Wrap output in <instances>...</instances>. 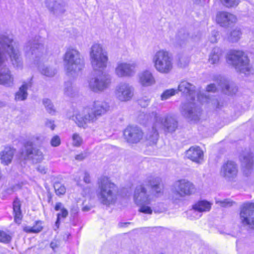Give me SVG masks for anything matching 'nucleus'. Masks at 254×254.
<instances>
[{
	"label": "nucleus",
	"instance_id": "nucleus-45",
	"mask_svg": "<svg viewBox=\"0 0 254 254\" xmlns=\"http://www.w3.org/2000/svg\"><path fill=\"white\" fill-rule=\"evenodd\" d=\"M61 138L58 135H55L51 140V145L54 147H57L61 144Z\"/></svg>",
	"mask_w": 254,
	"mask_h": 254
},
{
	"label": "nucleus",
	"instance_id": "nucleus-10",
	"mask_svg": "<svg viewBox=\"0 0 254 254\" xmlns=\"http://www.w3.org/2000/svg\"><path fill=\"white\" fill-rule=\"evenodd\" d=\"M152 62L156 70L161 73H168L173 67V58L168 52L163 50L154 54Z\"/></svg>",
	"mask_w": 254,
	"mask_h": 254
},
{
	"label": "nucleus",
	"instance_id": "nucleus-48",
	"mask_svg": "<svg viewBox=\"0 0 254 254\" xmlns=\"http://www.w3.org/2000/svg\"><path fill=\"white\" fill-rule=\"evenodd\" d=\"M217 88L214 84H210L207 86L206 90L208 92H214L216 91Z\"/></svg>",
	"mask_w": 254,
	"mask_h": 254
},
{
	"label": "nucleus",
	"instance_id": "nucleus-57",
	"mask_svg": "<svg viewBox=\"0 0 254 254\" xmlns=\"http://www.w3.org/2000/svg\"><path fill=\"white\" fill-rule=\"evenodd\" d=\"M210 42L211 43H214L216 42V38L215 37V34H214V36H212L210 39Z\"/></svg>",
	"mask_w": 254,
	"mask_h": 254
},
{
	"label": "nucleus",
	"instance_id": "nucleus-24",
	"mask_svg": "<svg viewBox=\"0 0 254 254\" xmlns=\"http://www.w3.org/2000/svg\"><path fill=\"white\" fill-rule=\"evenodd\" d=\"M218 86L224 94L228 95L235 94L238 90L236 85L233 82L224 78H220Z\"/></svg>",
	"mask_w": 254,
	"mask_h": 254
},
{
	"label": "nucleus",
	"instance_id": "nucleus-12",
	"mask_svg": "<svg viewBox=\"0 0 254 254\" xmlns=\"http://www.w3.org/2000/svg\"><path fill=\"white\" fill-rule=\"evenodd\" d=\"M195 188L194 185L186 180H181L175 183L173 190L172 197L175 200H182L187 195L194 193Z\"/></svg>",
	"mask_w": 254,
	"mask_h": 254
},
{
	"label": "nucleus",
	"instance_id": "nucleus-8",
	"mask_svg": "<svg viewBox=\"0 0 254 254\" xmlns=\"http://www.w3.org/2000/svg\"><path fill=\"white\" fill-rule=\"evenodd\" d=\"M227 62L241 73L249 75L253 71L247 55L242 51H230L227 55Z\"/></svg>",
	"mask_w": 254,
	"mask_h": 254
},
{
	"label": "nucleus",
	"instance_id": "nucleus-6",
	"mask_svg": "<svg viewBox=\"0 0 254 254\" xmlns=\"http://www.w3.org/2000/svg\"><path fill=\"white\" fill-rule=\"evenodd\" d=\"M97 196L102 204L109 205L114 203L117 199V187L110 179L102 176L98 179Z\"/></svg>",
	"mask_w": 254,
	"mask_h": 254
},
{
	"label": "nucleus",
	"instance_id": "nucleus-11",
	"mask_svg": "<svg viewBox=\"0 0 254 254\" xmlns=\"http://www.w3.org/2000/svg\"><path fill=\"white\" fill-rule=\"evenodd\" d=\"M24 50L26 56L30 60H33L35 63L37 62L44 51V46L41 38L37 36L29 40L26 44Z\"/></svg>",
	"mask_w": 254,
	"mask_h": 254
},
{
	"label": "nucleus",
	"instance_id": "nucleus-29",
	"mask_svg": "<svg viewBox=\"0 0 254 254\" xmlns=\"http://www.w3.org/2000/svg\"><path fill=\"white\" fill-rule=\"evenodd\" d=\"M221 56V50L217 47L214 48L209 55V62L211 64H217L218 63Z\"/></svg>",
	"mask_w": 254,
	"mask_h": 254
},
{
	"label": "nucleus",
	"instance_id": "nucleus-31",
	"mask_svg": "<svg viewBox=\"0 0 254 254\" xmlns=\"http://www.w3.org/2000/svg\"><path fill=\"white\" fill-rule=\"evenodd\" d=\"M20 203L19 201L15 200L13 203V209L14 213V220L16 223H19L22 219V214L20 209Z\"/></svg>",
	"mask_w": 254,
	"mask_h": 254
},
{
	"label": "nucleus",
	"instance_id": "nucleus-33",
	"mask_svg": "<svg viewBox=\"0 0 254 254\" xmlns=\"http://www.w3.org/2000/svg\"><path fill=\"white\" fill-rule=\"evenodd\" d=\"M64 94L68 97H72L75 93L74 89L70 81L64 83Z\"/></svg>",
	"mask_w": 254,
	"mask_h": 254
},
{
	"label": "nucleus",
	"instance_id": "nucleus-18",
	"mask_svg": "<svg viewBox=\"0 0 254 254\" xmlns=\"http://www.w3.org/2000/svg\"><path fill=\"white\" fill-rule=\"evenodd\" d=\"M124 135L127 142L136 143L142 139L143 132L141 129L137 126H129L125 129Z\"/></svg>",
	"mask_w": 254,
	"mask_h": 254
},
{
	"label": "nucleus",
	"instance_id": "nucleus-50",
	"mask_svg": "<svg viewBox=\"0 0 254 254\" xmlns=\"http://www.w3.org/2000/svg\"><path fill=\"white\" fill-rule=\"evenodd\" d=\"M59 246V242L56 241H52L50 244L51 248L53 250H55L56 248H57Z\"/></svg>",
	"mask_w": 254,
	"mask_h": 254
},
{
	"label": "nucleus",
	"instance_id": "nucleus-42",
	"mask_svg": "<svg viewBox=\"0 0 254 254\" xmlns=\"http://www.w3.org/2000/svg\"><path fill=\"white\" fill-rule=\"evenodd\" d=\"M221 3L227 7H233L238 5L239 0H220Z\"/></svg>",
	"mask_w": 254,
	"mask_h": 254
},
{
	"label": "nucleus",
	"instance_id": "nucleus-7",
	"mask_svg": "<svg viewBox=\"0 0 254 254\" xmlns=\"http://www.w3.org/2000/svg\"><path fill=\"white\" fill-rule=\"evenodd\" d=\"M63 61L66 74L70 77L76 76L84 67V61L80 53L71 46L66 49Z\"/></svg>",
	"mask_w": 254,
	"mask_h": 254
},
{
	"label": "nucleus",
	"instance_id": "nucleus-1",
	"mask_svg": "<svg viewBox=\"0 0 254 254\" xmlns=\"http://www.w3.org/2000/svg\"><path fill=\"white\" fill-rule=\"evenodd\" d=\"M18 46L12 35L0 34V84L6 87L13 85L14 77L9 68L4 64L5 54L9 56L14 66L21 67L22 62Z\"/></svg>",
	"mask_w": 254,
	"mask_h": 254
},
{
	"label": "nucleus",
	"instance_id": "nucleus-58",
	"mask_svg": "<svg viewBox=\"0 0 254 254\" xmlns=\"http://www.w3.org/2000/svg\"><path fill=\"white\" fill-rule=\"evenodd\" d=\"M193 3L196 4H198L200 3L201 0H193Z\"/></svg>",
	"mask_w": 254,
	"mask_h": 254
},
{
	"label": "nucleus",
	"instance_id": "nucleus-23",
	"mask_svg": "<svg viewBox=\"0 0 254 254\" xmlns=\"http://www.w3.org/2000/svg\"><path fill=\"white\" fill-rule=\"evenodd\" d=\"M186 157L198 164L202 163L203 159V152L199 146H192L189 148L186 154Z\"/></svg>",
	"mask_w": 254,
	"mask_h": 254
},
{
	"label": "nucleus",
	"instance_id": "nucleus-46",
	"mask_svg": "<svg viewBox=\"0 0 254 254\" xmlns=\"http://www.w3.org/2000/svg\"><path fill=\"white\" fill-rule=\"evenodd\" d=\"M87 153L86 152H84L76 155L75 158L77 160L82 161L87 156Z\"/></svg>",
	"mask_w": 254,
	"mask_h": 254
},
{
	"label": "nucleus",
	"instance_id": "nucleus-25",
	"mask_svg": "<svg viewBox=\"0 0 254 254\" xmlns=\"http://www.w3.org/2000/svg\"><path fill=\"white\" fill-rule=\"evenodd\" d=\"M253 154L250 152L244 153L240 156L242 167L244 168V171L246 175H248L250 170L253 168Z\"/></svg>",
	"mask_w": 254,
	"mask_h": 254
},
{
	"label": "nucleus",
	"instance_id": "nucleus-15",
	"mask_svg": "<svg viewBox=\"0 0 254 254\" xmlns=\"http://www.w3.org/2000/svg\"><path fill=\"white\" fill-rule=\"evenodd\" d=\"M134 87L129 83L122 82L116 86L115 90L116 98L121 102H127L134 95Z\"/></svg>",
	"mask_w": 254,
	"mask_h": 254
},
{
	"label": "nucleus",
	"instance_id": "nucleus-47",
	"mask_svg": "<svg viewBox=\"0 0 254 254\" xmlns=\"http://www.w3.org/2000/svg\"><path fill=\"white\" fill-rule=\"evenodd\" d=\"M36 169L42 174H46L47 171V169L44 166L41 165L38 166Z\"/></svg>",
	"mask_w": 254,
	"mask_h": 254
},
{
	"label": "nucleus",
	"instance_id": "nucleus-61",
	"mask_svg": "<svg viewBox=\"0 0 254 254\" xmlns=\"http://www.w3.org/2000/svg\"><path fill=\"white\" fill-rule=\"evenodd\" d=\"M151 208H152V207H151ZM151 209L153 210V209H154V207H152V208H151Z\"/></svg>",
	"mask_w": 254,
	"mask_h": 254
},
{
	"label": "nucleus",
	"instance_id": "nucleus-13",
	"mask_svg": "<svg viewBox=\"0 0 254 254\" xmlns=\"http://www.w3.org/2000/svg\"><path fill=\"white\" fill-rule=\"evenodd\" d=\"M240 219L243 226L254 229V203L247 202L241 205Z\"/></svg>",
	"mask_w": 254,
	"mask_h": 254
},
{
	"label": "nucleus",
	"instance_id": "nucleus-55",
	"mask_svg": "<svg viewBox=\"0 0 254 254\" xmlns=\"http://www.w3.org/2000/svg\"><path fill=\"white\" fill-rule=\"evenodd\" d=\"M91 206L85 205L82 207V210L83 211L87 212V211H89L91 209Z\"/></svg>",
	"mask_w": 254,
	"mask_h": 254
},
{
	"label": "nucleus",
	"instance_id": "nucleus-17",
	"mask_svg": "<svg viewBox=\"0 0 254 254\" xmlns=\"http://www.w3.org/2000/svg\"><path fill=\"white\" fill-rule=\"evenodd\" d=\"M33 142L27 141L24 145L25 150L22 153L25 159H30L34 163L41 161L43 159V153L39 149L33 147Z\"/></svg>",
	"mask_w": 254,
	"mask_h": 254
},
{
	"label": "nucleus",
	"instance_id": "nucleus-34",
	"mask_svg": "<svg viewBox=\"0 0 254 254\" xmlns=\"http://www.w3.org/2000/svg\"><path fill=\"white\" fill-rule=\"evenodd\" d=\"M43 104L45 106L46 111L50 114L54 115L56 112V110L52 101L48 99L45 98L42 101Z\"/></svg>",
	"mask_w": 254,
	"mask_h": 254
},
{
	"label": "nucleus",
	"instance_id": "nucleus-53",
	"mask_svg": "<svg viewBox=\"0 0 254 254\" xmlns=\"http://www.w3.org/2000/svg\"><path fill=\"white\" fill-rule=\"evenodd\" d=\"M63 208V204L61 202H57L56 204L55 209L56 211H59V210H61V209Z\"/></svg>",
	"mask_w": 254,
	"mask_h": 254
},
{
	"label": "nucleus",
	"instance_id": "nucleus-52",
	"mask_svg": "<svg viewBox=\"0 0 254 254\" xmlns=\"http://www.w3.org/2000/svg\"><path fill=\"white\" fill-rule=\"evenodd\" d=\"M46 126L50 127L52 130H54L55 127V126L53 123V122L52 121H47L46 123Z\"/></svg>",
	"mask_w": 254,
	"mask_h": 254
},
{
	"label": "nucleus",
	"instance_id": "nucleus-41",
	"mask_svg": "<svg viewBox=\"0 0 254 254\" xmlns=\"http://www.w3.org/2000/svg\"><path fill=\"white\" fill-rule=\"evenodd\" d=\"M67 210L64 207L62 208L61 212L57 214V219L55 223V225L57 228L59 227L60 217L65 218L68 215Z\"/></svg>",
	"mask_w": 254,
	"mask_h": 254
},
{
	"label": "nucleus",
	"instance_id": "nucleus-44",
	"mask_svg": "<svg viewBox=\"0 0 254 254\" xmlns=\"http://www.w3.org/2000/svg\"><path fill=\"white\" fill-rule=\"evenodd\" d=\"M234 202L231 201L229 199H225L223 200H217L216 203L218 204L222 207H230L231 206Z\"/></svg>",
	"mask_w": 254,
	"mask_h": 254
},
{
	"label": "nucleus",
	"instance_id": "nucleus-20",
	"mask_svg": "<svg viewBox=\"0 0 254 254\" xmlns=\"http://www.w3.org/2000/svg\"><path fill=\"white\" fill-rule=\"evenodd\" d=\"M45 4L51 13L56 16L64 14L66 10V3L63 0H46Z\"/></svg>",
	"mask_w": 254,
	"mask_h": 254
},
{
	"label": "nucleus",
	"instance_id": "nucleus-28",
	"mask_svg": "<svg viewBox=\"0 0 254 254\" xmlns=\"http://www.w3.org/2000/svg\"><path fill=\"white\" fill-rule=\"evenodd\" d=\"M31 82L23 83L22 85L19 87V90L15 93V100L16 101H21L25 100L28 96L27 89L31 87Z\"/></svg>",
	"mask_w": 254,
	"mask_h": 254
},
{
	"label": "nucleus",
	"instance_id": "nucleus-40",
	"mask_svg": "<svg viewBox=\"0 0 254 254\" xmlns=\"http://www.w3.org/2000/svg\"><path fill=\"white\" fill-rule=\"evenodd\" d=\"M72 144L74 146L79 147L82 143V139L77 133H75L72 135Z\"/></svg>",
	"mask_w": 254,
	"mask_h": 254
},
{
	"label": "nucleus",
	"instance_id": "nucleus-32",
	"mask_svg": "<svg viewBox=\"0 0 254 254\" xmlns=\"http://www.w3.org/2000/svg\"><path fill=\"white\" fill-rule=\"evenodd\" d=\"M39 70L42 74L47 77H53L56 73V70L55 68L46 65L41 66Z\"/></svg>",
	"mask_w": 254,
	"mask_h": 254
},
{
	"label": "nucleus",
	"instance_id": "nucleus-16",
	"mask_svg": "<svg viewBox=\"0 0 254 254\" xmlns=\"http://www.w3.org/2000/svg\"><path fill=\"white\" fill-rule=\"evenodd\" d=\"M136 67L134 62H119L115 68V73L119 77H132L136 72Z\"/></svg>",
	"mask_w": 254,
	"mask_h": 254
},
{
	"label": "nucleus",
	"instance_id": "nucleus-59",
	"mask_svg": "<svg viewBox=\"0 0 254 254\" xmlns=\"http://www.w3.org/2000/svg\"><path fill=\"white\" fill-rule=\"evenodd\" d=\"M48 198H49V200H48V202H50V201H51V199L52 198V196H51V194H49L48 195Z\"/></svg>",
	"mask_w": 254,
	"mask_h": 254
},
{
	"label": "nucleus",
	"instance_id": "nucleus-21",
	"mask_svg": "<svg viewBox=\"0 0 254 254\" xmlns=\"http://www.w3.org/2000/svg\"><path fill=\"white\" fill-rule=\"evenodd\" d=\"M216 21L222 27H229L236 22L237 18L231 13L219 11L216 15Z\"/></svg>",
	"mask_w": 254,
	"mask_h": 254
},
{
	"label": "nucleus",
	"instance_id": "nucleus-27",
	"mask_svg": "<svg viewBox=\"0 0 254 254\" xmlns=\"http://www.w3.org/2000/svg\"><path fill=\"white\" fill-rule=\"evenodd\" d=\"M139 83L143 86H149L155 83V79L151 72L145 70L138 74Z\"/></svg>",
	"mask_w": 254,
	"mask_h": 254
},
{
	"label": "nucleus",
	"instance_id": "nucleus-43",
	"mask_svg": "<svg viewBox=\"0 0 254 254\" xmlns=\"http://www.w3.org/2000/svg\"><path fill=\"white\" fill-rule=\"evenodd\" d=\"M150 102V98L147 96H144L138 100V104L143 108L146 107Z\"/></svg>",
	"mask_w": 254,
	"mask_h": 254
},
{
	"label": "nucleus",
	"instance_id": "nucleus-30",
	"mask_svg": "<svg viewBox=\"0 0 254 254\" xmlns=\"http://www.w3.org/2000/svg\"><path fill=\"white\" fill-rule=\"evenodd\" d=\"M43 226L42 222L37 221L35 222V225L33 226H26L23 227V231L27 233H37L42 231Z\"/></svg>",
	"mask_w": 254,
	"mask_h": 254
},
{
	"label": "nucleus",
	"instance_id": "nucleus-2",
	"mask_svg": "<svg viewBox=\"0 0 254 254\" xmlns=\"http://www.w3.org/2000/svg\"><path fill=\"white\" fill-rule=\"evenodd\" d=\"M151 190V193L159 196L162 193L163 185L161 179L158 177L149 176L141 184L137 185L134 190L133 200L135 203L139 206V211L151 214L152 210L150 206L153 196L147 188Z\"/></svg>",
	"mask_w": 254,
	"mask_h": 254
},
{
	"label": "nucleus",
	"instance_id": "nucleus-38",
	"mask_svg": "<svg viewBox=\"0 0 254 254\" xmlns=\"http://www.w3.org/2000/svg\"><path fill=\"white\" fill-rule=\"evenodd\" d=\"M241 32L239 29H234L231 32L229 37V40L232 42H236L240 38Z\"/></svg>",
	"mask_w": 254,
	"mask_h": 254
},
{
	"label": "nucleus",
	"instance_id": "nucleus-35",
	"mask_svg": "<svg viewBox=\"0 0 254 254\" xmlns=\"http://www.w3.org/2000/svg\"><path fill=\"white\" fill-rule=\"evenodd\" d=\"M177 90L174 89H167L164 91L161 95V99L162 101L166 100L171 97L175 95L177 93Z\"/></svg>",
	"mask_w": 254,
	"mask_h": 254
},
{
	"label": "nucleus",
	"instance_id": "nucleus-5",
	"mask_svg": "<svg viewBox=\"0 0 254 254\" xmlns=\"http://www.w3.org/2000/svg\"><path fill=\"white\" fill-rule=\"evenodd\" d=\"M144 118L147 121L149 119H153L154 123L152 127L153 134L150 135L148 139L153 142H155L158 139V132L163 130L167 132H172L176 130L178 127V122L172 116H167L165 117H162L156 112H152L151 114H141L139 116V120H141ZM141 123L144 124L142 121Z\"/></svg>",
	"mask_w": 254,
	"mask_h": 254
},
{
	"label": "nucleus",
	"instance_id": "nucleus-49",
	"mask_svg": "<svg viewBox=\"0 0 254 254\" xmlns=\"http://www.w3.org/2000/svg\"><path fill=\"white\" fill-rule=\"evenodd\" d=\"M83 181L86 184H89L90 183V177L89 174L85 172L84 174Z\"/></svg>",
	"mask_w": 254,
	"mask_h": 254
},
{
	"label": "nucleus",
	"instance_id": "nucleus-9",
	"mask_svg": "<svg viewBox=\"0 0 254 254\" xmlns=\"http://www.w3.org/2000/svg\"><path fill=\"white\" fill-rule=\"evenodd\" d=\"M90 57L91 64L94 70L102 71L107 67L108 53L100 44H95L92 46Z\"/></svg>",
	"mask_w": 254,
	"mask_h": 254
},
{
	"label": "nucleus",
	"instance_id": "nucleus-14",
	"mask_svg": "<svg viewBox=\"0 0 254 254\" xmlns=\"http://www.w3.org/2000/svg\"><path fill=\"white\" fill-rule=\"evenodd\" d=\"M111 80V78L109 75L102 73L90 79L89 87L93 92H101L109 87Z\"/></svg>",
	"mask_w": 254,
	"mask_h": 254
},
{
	"label": "nucleus",
	"instance_id": "nucleus-37",
	"mask_svg": "<svg viewBox=\"0 0 254 254\" xmlns=\"http://www.w3.org/2000/svg\"><path fill=\"white\" fill-rule=\"evenodd\" d=\"M189 35L188 33H185L184 30H181L178 33L177 38L178 41V43L182 46L186 41L189 40Z\"/></svg>",
	"mask_w": 254,
	"mask_h": 254
},
{
	"label": "nucleus",
	"instance_id": "nucleus-56",
	"mask_svg": "<svg viewBox=\"0 0 254 254\" xmlns=\"http://www.w3.org/2000/svg\"><path fill=\"white\" fill-rule=\"evenodd\" d=\"M130 222H125V223H120L119 225L120 227H126L127 225L130 224Z\"/></svg>",
	"mask_w": 254,
	"mask_h": 254
},
{
	"label": "nucleus",
	"instance_id": "nucleus-22",
	"mask_svg": "<svg viewBox=\"0 0 254 254\" xmlns=\"http://www.w3.org/2000/svg\"><path fill=\"white\" fill-rule=\"evenodd\" d=\"M212 204L209 202L203 200L197 202L193 206L191 214L195 218H199L201 216V212L209 211L211 208Z\"/></svg>",
	"mask_w": 254,
	"mask_h": 254
},
{
	"label": "nucleus",
	"instance_id": "nucleus-3",
	"mask_svg": "<svg viewBox=\"0 0 254 254\" xmlns=\"http://www.w3.org/2000/svg\"><path fill=\"white\" fill-rule=\"evenodd\" d=\"M109 109L110 106L107 102L96 101L91 107H86L82 111L75 112L72 116V120L79 127L85 128L88 124L96 121Z\"/></svg>",
	"mask_w": 254,
	"mask_h": 254
},
{
	"label": "nucleus",
	"instance_id": "nucleus-26",
	"mask_svg": "<svg viewBox=\"0 0 254 254\" xmlns=\"http://www.w3.org/2000/svg\"><path fill=\"white\" fill-rule=\"evenodd\" d=\"M15 150L13 148L9 146L4 147L0 152V159L1 163L4 165L10 164L13 158Z\"/></svg>",
	"mask_w": 254,
	"mask_h": 254
},
{
	"label": "nucleus",
	"instance_id": "nucleus-60",
	"mask_svg": "<svg viewBox=\"0 0 254 254\" xmlns=\"http://www.w3.org/2000/svg\"><path fill=\"white\" fill-rule=\"evenodd\" d=\"M5 105V104L3 102L0 103V107H2Z\"/></svg>",
	"mask_w": 254,
	"mask_h": 254
},
{
	"label": "nucleus",
	"instance_id": "nucleus-19",
	"mask_svg": "<svg viewBox=\"0 0 254 254\" xmlns=\"http://www.w3.org/2000/svg\"><path fill=\"white\" fill-rule=\"evenodd\" d=\"M238 173V166L235 162L228 161L221 169L220 175L226 180L230 181L235 178Z\"/></svg>",
	"mask_w": 254,
	"mask_h": 254
},
{
	"label": "nucleus",
	"instance_id": "nucleus-4",
	"mask_svg": "<svg viewBox=\"0 0 254 254\" xmlns=\"http://www.w3.org/2000/svg\"><path fill=\"white\" fill-rule=\"evenodd\" d=\"M178 91L191 101L183 103L181 111L182 115L191 121H196L201 114V109L193 101L195 97V87L187 81H182L178 86Z\"/></svg>",
	"mask_w": 254,
	"mask_h": 254
},
{
	"label": "nucleus",
	"instance_id": "nucleus-51",
	"mask_svg": "<svg viewBox=\"0 0 254 254\" xmlns=\"http://www.w3.org/2000/svg\"><path fill=\"white\" fill-rule=\"evenodd\" d=\"M183 61H184L183 58H181L179 60V65H180L181 67H185L186 65H187L188 64H189V61L188 59H187L185 61L184 63H183Z\"/></svg>",
	"mask_w": 254,
	"mask_h": 254
},
{
	"label": "nucleus",
	"instance_id": "nucleus-39",
	"mask_svg": "<svg viewBox=\"0 0 254 254\" xmlns=\"http://www.w3.org/2000/svg\"><path fill=\"white\" fill-rule=\"evenodd\" d=\"M11 240V237L9 234L3 231L0 230V242L4 244L9 243Z\"/></svg>",
	"mask_w": 254,
	"mask_h": 254
},
{
	"label": "nucleus",
	"instance_id": "nucleus-54",
	"mask_svg": "<svg viewBox=\"0 0 254 254\" xmlns=\"http://www.w3.org/2000/svg\"><path fill=\"white\" fill-rule=\"evenodd\" d=\"M212 104L214 105V106L216 108H219V103L217 99L213 100Z\"/></svg>",
	"mask_w": 254,
	"mask_h": 254
},
{
	"label": "nucleus",
	"instance_id": "nucleus-36",
	"mask_svg": "<svg viewBox=\"0 0 254 254\" xmlns=\"http://www.w3.org/2000/svg\"><path fill=\"white\" fill-rule=\"evenodd\" d=\"M55 192L57 195H63L65 193L66 189L64 185L59 182H56L54 185Z\"/></svg>",
	"mask_w": 254,
	"mask_h": 254
}]
</instances>
